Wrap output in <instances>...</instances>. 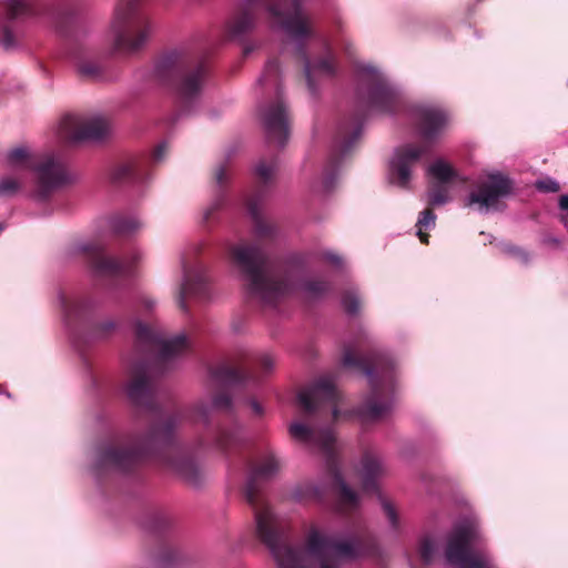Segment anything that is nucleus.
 Returning <instances> with one entry per match:
<instances>
[{"mask_svg":"<svg viewBox=\"0 0 568 568\" xmlns=\"http://www.w3.org/2000/svg\"><path fill=\"white\" fill-rule=\"evenodd\" d=\"M135 358L132 361L125 384L130 402L151 417L144 435L130 434L102 444L94 460L98 475L106 471L129 473L153 459L178 475L189 485L201 484L203 474L193 455L175 439L180 414L168 412L159 403L155 383L158 375L191 351L185 334L165 338L152 327L135 324Z\"/></svg>","mask_w":568,"mask_h":568,"instance_id":"nucleus-1","label":"nucleus"},{"mask_svg":"<svg viewBox=\"0 0 568 568\" xmlns=\"http://www.w3.org/2000/svg\"><path fill=\"white\" fill-rule=\"evenodd\" d=\"M277 160H261L255 168V189L245 200L254 229V242L232 245L229 250L232 262L237 266L244 281L247 297L263 306H274L288 295L296 277L304 268L302 255L285 260H272L261 242L272 241L276 227L261 213L260 205L268 189L274 184Z\"/></svg>","mask_w":568,"mask_h":568,"instance_id":"nucleus-2","label":"nucleus"},{"mask_svg":"<svg viewBox=\"0 0 568 568\" xmlns=\"http://www.w3.org/2000/svg\"><path fill=\"white\" fill-rule=\"evenodd\" d=\"M297 400L310 425L291 424V436L325 454L341 507L355 508L358 503L357 494L346 485L336 463L335 435L331 424L338 418L341 395L333 379L328 376L320 377L298 393Z\"/></svg>","mask_w":568,"mask_h":568,"instance_id":"nucleus-3","label":"nucleus"},{"mask_svg":"<svg viewBox=\"0 0 568 568\" xmlns=\"http://www.w3.org/2000/svg\"><path fill=\"white\" fill-rule=\"evenodd\" d=\"M262 12L267 13L271 23L284 30L294 42L296 57L303 63L308 90L314 93L315 75H333L334 60L331 55L316 63L308 60L304 42L315 33L311 18L302 9V0H245L229 22L230 37L240 39L253 31Z\"/></svg>","mask_w":568,"mask_h":568,"instance_id":"nucleus-4","label":"nucleus"},{"mask_svg":"<svg viewBox=\"0 0 568 568\" xmlns=\"http://www.w3.org/2000/svg\"><path fill=\"white\" fill-rule=\"evenodd\" d=\"M281 460L267 450L248 463L244 498L254 513L255 536L284 568H297L296 554L286 544V524L273 511L264 495V485L281 470Z\"/></svg>","mask_w":568,"mask_h":568,"instance_id":"nucleus-5","label":"nucleus"},{"mask_svg":"<svg viewBox=\"0 0 568 568\" xmlns=\"http://www.w3.org/2000/svg\"><path fill=\"white\" fill-rule=\"evenodd\" d=\"M357 98L359 102L357 110L349 120L338 125L334 138L332 152L323 172L322 183L326 192L334 186L337 166L342 158L351 152L359 139L362 125L368 116V112L376 110L382 113H393L400 104L397 91L383 74L374 70H366L362 74L357 88Z\"/></svg>","mask_w":568,"mask_h":568,"instance_id":"nucleus-6","label":"nucleus"},{"mask_svg":"<svg viewBox=\"0 0 568 568\" xmlns=\"http://www.w3.org/2000/svg\"><path fill=\"white\" fill-rule=\"evenodd\" d=\"M342 365L364 373L369 378L371 394L356 408L364 423L377 422L386 416L393 406L395 366L393 359L375 349L363 353L362 349L345 346Z\"/></svg>","mask_w":568,"mask_h":568,"instance_id":"nucleus-7","label":"nucleus"},{"mask_svg":"<svg viewBox=\"0 0 568 568\" xmlns=\"http://www.w3.org/2000/svg\"><path fill=\"white\" fill-rule=\"evenodd\" d=\"M285 544L296 554L297 568H313V560L317 561L318 568H341L342 558L355 559L378 552L375 538L366 530L358 531L349 541H338L312 529L306 539V549H303L292 545L286 527ZM276 562L280 568H284L280 560Z\"/></svg>","mask_w":568,"mask_h":568,"instance_id":"nucleus-8","label":"nucleus"},{"mask_svg":"<svg viewBox=\"0 0 568 568\" xmlns=\"http://www.w3.org/2000/svg\"><path fill=\"white\" fill-rule=\"evenodd\" d=\"M448 122L447 113L438 106H419L415 110V125L424 140L419 146L407 144L396 151L390 163L389 180L400 187H406L410 180V169L429 150Z\"/></svg>","mask_w":568,"mask_h":568,"instance_id":"nucleus-9","label":"nucleus"},{"mask_svg":"<svg viewBox=\"0 0 568 568\" xmlns=\"http://www.w3.org/2000/svg\"><path fill=\"white\" fill-rule=\"evenodd\" d=\"M155 73L175 90L184 103H189L201 94L209 67L206 60L197 53L175 51L158 62Z\"/></svg>","mask_w":568,"mask_h":568,"instance_id":"nucleus-10","label":"nucleus"},{"mask_svg":"<svg viewBox=\"0 0 568 568\" xmlns=\"http://www.w3.org/2000/svg\"><path fill=\"white\" fill-rule=\"evenodd\" d=\"M143 0H119L111 22L112 51L133 54L146 43L152 24L142 12Z\"/></svg>","mask_w":568,"mask_h":568,"instance_id":"nucleus-11","label":"nucleus"},{"mask_svg":"<svg viewBox=\"0 0 568 568\" xmlns=\"http://www.w3.org/2000/svg\"><path fill=\"white\" fill-rule=\"evenodd\" d=\"M7 160L11 166L30 169L34 173L36 192L41 200L49 197L55 190L70 182L64 164L51 154L42 155L37 161H32L28 149L19 146L8 153Z\"/></svg>","mask_w":568,"mask_h":568,"instance_id":"nucleus-12","label":"nucleus"},{"mask_svg":"<svg viewBox=\"0 0 568 568\" xmlns=\"http://www.w3.org/2000/svg\"><path fill=\"white\" fill-rule=\"evenodd\" d=\"M278 77V61L276 59L270 60L258 82L262 85L275 87L276 99L263 109L261 119L268 142L284 146L290 134L291 116L282 97Z\"/></svg>","mask_w":568,"mask_h":568,"instance_id":"nucleus-13","label":"nucleus"},{"mask_svg":"<svg viewBox=\"0 0 568 568\" xmlns=\"http://www.w3.org/2000/svg\"><path fill=\"white\" fill-rule=\"evenodd\" d=\"M481 534L478 525L466 520L454 526L447 539L446 559L457 568H490V561L484 551L476 549L480 545Z\"/></svg>","mask_w":568,"mask_h":568,"instance_id":"nucleus-14","label":"nucleus"},{"mask_svg":"<svg viewBox=\"0 0 568 568\" xmlns=\"http://www.w3.org/2000/svg\"><path fill=\"white\" fill-rule=\"evenodd\" d=\"M276 359L268 353L252 358H241L236 363L222 362L211 369V376L220 385H236L243 382H258L271 374Z\"/></svg>","mask_w":568,"mask_h":568,"instance_id":"nucleus-15","label":"nucleus"},{"mask_svg":"<svg viewBox=\"0 0 568 568\" xmlns=\"http://www.w3.org/2000/svg\"><path fill=\"white\" fill-rule=\"evenodd\" d=\"M80 251L85 256L93 274L103 280H118L130 276L133 265L139 260L138 254H134L131 260L109 256L105 246L99 241L81 245Z\"/></svg>","mask_w":568,"mask_h":568,"instance_id":"nucleus-16","label":"nucleus"},{"mask_svg":"<svg viewBox=\"0 0 568 568\" xmlns=\"http://www.w3.org/2000/svg\"><path fill=\"white\" fill-rule=\"evenodd\" d=\"M2 18L0 20V44L6 50L17 48L19 42V30L16 27L17 21L40 13L36 4L26 0H6L2 4Z\"/></svg>","mask_w":568,"mask_h":568,"instance_id":"nucleus-17","label":"nucleus"},{"mask_svg":"<svg viewBox=\"0 0 568 568\" xmlns=\"http://www.w3.org/2000/svg\"><path fill=\"white\" fill-rule=\"evenodd\" d=\"M109 132V124L100 116L65 115L60 123V136L68 142L100 140Z\"/></svg>","mask_w":568,"mask_h":568,"instance_id":"nucleus-18","label":"nucleus"},{"mask_svg":"<svg viewBox=\"0 0 568 568\" xmlns=\"http://www.w3.org/2000/svg\"><path fill=\"white\" fill-rule=\"evenodd\" d=\"M514 190V181L506 174L496 172L487 175V180L470 192L467 205L478 204L480 209L494 206L499 199L509 195Z\"/></svg>","mask_w":568,"mask_h":568,"instance_id":"nucleus-19","label":"nucleus"},{"mask_svg":"<svg viewBox=\"0 0 568 568\" xmlns=\"http://www.w3.org/2000/svg\"><path fill=\"white\" fill-rule=\"evenodd\" d=\"M182 266L183 282L179 290L176 303L182 311L186 312L187 297H204L206 295L207 275L203 265L191 266L186 257H183Z\"/></svg>","mask_w":568,"mask_h":568,"instance_id":"nucleus-20","label":"nucleus"},{"mask_svg":"<svg viewBox=\"0 0 568 568\" xmlns=\"http://www.w3.org/2000/svg\"><path fill=\"white\" fill-rule=\"evenodd\" d=\"M243 444L241 430L236 424L231 426L219 425L216 429H207V433L199 439L200 447L212 446L225 456L241 449Z\"/></svg>","mask_w":568,"mask_h":568,"instance_id":"nucleus-21","label":"nucleus"},{"mask_svg":"<svg viewBox=\"0 0 568 568\" xmlns=\"http://www.w3.org/2000/svg\"><path fill=\"white\" fill-rule=\"evenodd\" d=\"M214 366H211L209 368V375H211V369L214 368ZM211 382L216 386L220 387L221 390L215 393L212 397V403L207 404L205 402H200L195 404L192 408V415L191 418L196 423H203L206 426L210 425L213 412H224L226 414L232 413L233 409V403L230 394L224 389L229 387L230 385H220L216 382L213 381L212 376H210Z\"/></svg>","mask_w":568,"mask_h":568,"instance_id":"nucleus-22","label":"nucleus"},{"mask_svg":"<svg viewBox=\"0 0 568 568\" xmlns=\"http://www.w3.org/2000/svg\"><path fill=\"white\" fill-rule=\"evenodd\" d=\"M146 176L145 161L142 159H134L118 164L111 174L113 183H126L143 181Z\"/></svg>","mask_w":568,"mask_h":568,"instance_id":"nucleus-23","label":"nucleus"},{"mask_svg":"<svg viewBox=\"0 0 568 568\" xmlns=\"http://www.w3.org/2000/svg\"><path fill=\"white\" fill-rule=\"evenodd\" d=\"M383 473L384 467L379 458L366 453L362 458L363 489L367 493L378 491L377 478Z\"/></svg>","mask_w":568,"mask_h":568,"instance_id":"nucleus-24","label":"nucleus"},{"mask_svg":"<svg viewBox=\"0 0 568 568\" xmlns=\"http://www.w3.org/2000/svg\"><path fill=\"white\" fill-rule=\"evenodd\" d=\"M77 73L84 81H103L106 70L102 62L89 55H80L75 62Z\"/></svg>","mask_w":568,"mask_h":568,"instance_id":"nucleus-25","label":"nucleus"},{"mask_svg":"<svg viewBox=\"0 0 568 568\" xmlns=\"http://www.w3.org/2000/svg\"><path fill=\"white\" fill-rule=\"evenodd\" d=\"M62 307L69 323L82 322L90 315L92 302L88 297L63 298Z\"/></svg>","mask_w":568,"mask_h":568,"instance_id":"nucleus-26","label":"nucleus"},{"mask_svg":"<svg viewBox=\"0 0 568 568\" xmlns=\"http://www.w3.org/2000/svg\"><path fill=\"white\" fill-rule=\"evenodd\" d=\"M323 489L312 483L300 485L293 491V498L302 503L318 501L323 498Z\"/></svg>","mask_w":568,"mask_h":568,"instance_id":"nucleus-27","label":"nucleus"},{"mask_svg":"<svg viewBox=\"0 0 568 568\" xmlns=\"http://www.w3.org/2000/svg\"><path fill=\"white\" fill-rule=\"evenodd\" d=\"M332 288L329 282L321 278L306 280L302 284V290L310 298H321Z\"/></svg>","mask_w":568,"mask_h":568,"instance_id":"nucleus-28","label":"nucleus"},{"mask_svg":"<svg viewBox=\"0 0 568 568\" xmlns=\"http://www.w3.org/2000/svg\"><path fill=\"white\" fill-rule=\"evenodd\" d=\"M429 173L436 180V183H449L457 175L456 171L443 160L434 162L429 166Z\"/></svg>","mask_w":568,"mask_h":568,"instance_id":"nucleus-29","label":"nucleus"},{"mask_svg":"<svg viewBox=\"0 0 568 568\" xmlns=\"http://www.w3.org/2000/svg\"><path fill=\"white\" fill-rule=\"evenodd\" d=\"M435 222H436V215H435L432 206L425 209L420 213L418 221L416 223V227H417L416 234L423 244H428V240H429V234L424 232V229L435 226Z\"/></svg>","mask_w":568,"mask_h":568,"instance_id":"nucleus-30","label":"nucleus"},{"mask_svg":"<svg viewBox=\"0 0 568 568\" xmlns=\"http://www.w3.org/2000/svg\"><path fill=\"white\" fill-rule=\"evenodd\" d=\"M427 195V203L432 207L443 205L449 201V190L445 183H430Z\"/></svg>","mask_w":568,"mask_h":568,"instance_id":"nucleus-31","label":"nucleus"},{"mask_svg":"<svg viewBox=\"0 0 568 568\" xmlns=\"http://www.w3.org/2000/svg\"><path fill=\"white\" fill-rule=\"evenodd\" d=\"M140 227V223L131 217H116L112 223V229L118 235H128Z\"/></svg>","mask_w":568,"mask_h":568,"instance_id":"nucleus-32","label":"nucleus"},{"mask_svg":"<svg viewBox=\"0 0 568 568\" xmlns=\"http://www.w3.org/2000/svg\"><path fill=\"white\" fill-rule=\"evenodd\" d=\"M342 304L345 312L349 315H355L359 311L361 302L354 291H345L342 295Z\"/></svg>","mask_w":568,"mask_h":568,"instance_id":"nucleus-33","label":"nucleus"},{"mask_svg":"<svg viewBox=\"0 0 568 568\" xmlns=\"http://www.w3.org/2000/svg\"><path fill=\"white\" fill-rule=\"evenodd\" d=\"M418 555L425 566L433 561L435 555V546L430 538L425 537L420 540L418 546Z\"/></svg>","mask_w":568,"mask_h":568,"instance_id":"nucleus-34","label":"nucleus"},{"mask_svg":"<svg viewBox=\"0 0 568 568\" xmlns=\"http://www.w3.org/2000/svg\"><path fill=\"white\" fill-rule=\"evenodd\" d=\"M115 329V323L112 320H104L95 323L91 327V335L94 338H105Z\"/></svg>","mask_w":568,"mask_h":568,"instance_id":"nucleus-35","label":"nucleus"},{"mask_svg":"<svg viewBox=\"0 0 568 568\" xmlns=\"http://www.w3.org/2000/svg\"><path fill=\"white\" fill-rule=\"evenodd\" d=\"M503 251L511 257L520 261L523 264H527L529 262V254L517 245L505 244Z\"/></svg>","mask_w":568,"mask_h":568,"instance_id":"nucleus-36","label":"nucleus"},{"mask_svg":"<svg viewBox=\"0 0 568 568\" xmlns=\"http://www.w3.org/2000/svg\"><path fill=\"white\" fill-rule=\"evenodd\" d=\"M20 189V183L16 179L4 178L0 181V196L13 195Z\"/></svg>","mask_w":568,"mask_h":568,"instance_id":"nucleus-37","label":"nucleus"},{"mask_svg":"<svg viewBox=\"0 0 568 568\" xmlns=\"http://www.w3.org/2000/svg\"><path fill=\"white\" fill-rule=\"evenodd\" d=\"M224 203V195L219 193L214 199L213 203L204 211L203 222L209 223L212 221L214 214L221 210Z\"/></svg>","mask_w":568,"mask_h":568,"instance_id":"nucleus-38","label":"nucleus"},{"mask_svg":"<svg viewBox=\"0 0 568 568\" xmlns=\"http://www.w3.org/2000/svg\"><path fill=\"white\" fill-rule=\"evenodd\" d=\"M382 507L385 516L387 517L390 526L396 529L398 527V515L394 506L387 499L382 498Z\"/></svg>","mask_w":568,"mask_h":568,"instance_id":"nucleus-39","label":"nucleus"},{"mask_svg":"<svg viewBox=\"0 0 568 568\" xmlns=\"http://www.w3.org/2000/svg\"><path fill=\"white\" fill-rule=\"evenodd\" d=\"M535 185L538 191L546 193H556L560 190L559 183L550 178L538 180Z\"/></svg>","mask_w":568,"mask_h":568,"instance_id":"nucleus-40","label":"nucleus"},{"mask_svg":"<svg viewBox=\"0 0 568 568\" xmlns=\"http://www.w3.org/2000/svg\"><path fill=\"white\" fill-rule=\"evenodd\" d=\"M160 560L164 564H176L180 561V555L176 552L175 549L166 547L160 555Z\"/></svg>","mask_w":568,"mask_h":568,"instance_id":"nucleus-41","label":"nucleus"},{"mask_svg":"<svg viewBox=\"0 0 568 568\" xmlns=\"http://www.w3.org/2000/svg\"><path fill=\"white\" fill-rule=\"evenodd\" d=\"M214 179L220 187H223L224 184H226L229 180V173L225 164H222L219 168H216L214 172Z\"/></svg>","mask_w":568,"mask_h":568,"instance_id":"nucleus-42","label":"nucleus"},{"mask_svg":"<svg viewBox=\"0 0 568 568\" xmlns=\"http://www.w3.org/2000/svg\"><path fill=\"white\" fill-rule=\"evenodd\" d=\"M321 258L335 267H342L343 265V258L338 254L333 252L322 253Z\"/></svg>","mask_w":568,"mask_h":568,"instance_id":"nucleus-43","label":"nucleus"},{"mask_svg":"<svg viewBox=\"0 0 568 568\" xmlns=\"http://www.w3.org/2000/svg\"><path fill=\"white\" fill-rule=\"evenodd\" d=\"M166 152H168V144L166 143H161L154 150V152L152 154V161L155 162V163L162 161L163 158L165 156Z\"/></svg>","mask_w":568,"mask_h":568,"instance_id":"nucleus-44","label":"nucleus"},{"mask_svg":"<svg viewBox=\"0 0 568 568\" xmlns=\"http://www.w3.org/2000/svg\"><path fill=\"white\" fill-rule=\"evenodd\" d=\"M559 206L561 210L568 211V195L560 196Z\"/></svg>","mask_w":568,"mask_h":568,"instance_id":"nucleus-45","label":"nucleus"},{"mask_svg":"<svg viewBox=\"0 0 568 568\" xmlns=\"http://www.w3.org/2000/svg\"><path fill=\"white\" fill-rule=\"evenodd\" d=\"M252 408L254 410L255 414L257 415H262L263 414V409L261 407V405L256 402H252Z\"/></svg>","mask_w":568,"mask_h":568,"instance_id":"nucleus-46","label":"nucleus"},{"mask_svg":"<svg viewBox=\"0 0 568 568\" xmlns=\"http://www.w3.org/2000/svg\"><path fill=\"white\" fill-rule=\"evenodd\" d=\"M202 247H203V245H202V244H196V245L194 246V253H195V254H199V253L202 251Z\"/></svg>","mask_w":568,"mask_h":568,"instance_id":"nucleus-47","label":"nucleus"},{"mask_svg":"<svg viewBox=\"0 0 568 568\" xmlns=\"http://www.w3.org/2000/svg\"><path fill=\"white\" fill-rule=\"evenodd\" d=\"M252 50H253V48H252V47L246 45V47H244L243 53H244L245 55H247Z\"/></svg>","mask_w":568,"mask_h":568,"instance_id":"nucleus-48","label":"nucleus"},{"mask_svg":"<svg viewBox=\"0 0 568 568\" xmlns=\"http://www.w3.org/2000/svg\"><path fill=\"white\" fill-rule=\"evenodd\" d=\"M2 231V226L0 225V232Z\"/></svg>","mask_w":568,"mask_h":568,"instance_id":"nucleus-49","label":"nucleus"}]
</instances>
